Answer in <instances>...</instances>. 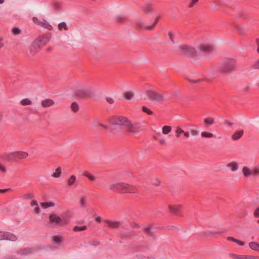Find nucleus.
<instances>
[{"label":"nucleus","mask_w":259,"mask_h":259,"mask_svg":"<svg viewBox=\"0 0 259 259\" xmlns=\"http://www.w3.org/2000/svg\"><path fill=\"white\" fill-rule=\"evenodd\" d=\"M91 89H84L78 90L76 92V94L79 97L84 98L90 96V91Z\"/></svg>","instance_id":"12"},{"label":"nucleus","mask_w":259,"mask_h":259,"mask_svg":"<svg viewBox=\"0 0 259 259\" xmlns=\"http://www.w3.org/2000/svg\"><path fill=\"white\" fill-rule=\"evenodd\" d=\"M95 220L98 222H100L101 221V219L100 217H98L95 218Z\"/></svg>","instance_id":"60"},{"label":"nucleus","mask_w":259,"mask_h":259,"mask_svg":"<svg viewBox=\"0 0 259 259\" xmlns=\"http://www.w3.org/2000/svg\"><path fill=\"white\" fill-rule=\"evenodd\" d=\"M157 21H158V19H157L156 20L154 24H153V25H150V26H144V28L147 30H152L153 29V28L154 27L155 25H156V24L157 23Z\"/></svg>","instance_id":"44"},{"label":"nucleus","mask_w":259,"mask_h":259,"mask_svg":"<svg viewBox=\"0 0 259 259\" xmlns=\"http://www.w3.org/2000/svg\"><path fill=\"white\" fill-rule=\"evenodd\" d=\"M231 257L233 259H259L258 256L252 255L232 254Z\"/></svg>","instance_id":"11"},{"label":"nucleus","mask_w":259,"mask_h":259,"mask_svg":"<svg viewBox=\"0 0 259 259\" xmlns=\"http://www.w3.org/2000/svg\"><path fill=\"white\" fill-rule=\"evenodd\" d=\"M190 133L193 136H196L198 135L199 132L196 130H191Z\"/></svg>","instance_id":"50"},{"label":"nucleus","mask_w":259,"mask_h":259,"mask_svg":"<svg viewBox=\"0 0 259 259\" xmlns=\"http://www.w3.org/2000/svg\"><path fill=\"white\" fill-rule=\"evenodd\" d=\"M147 96L149 99L154 102L160 103L165 99V94L161 92H155L154 91H147Z\"/></svg>","instance_id":"3"},{"label":"nucleus","mask_w":259,"mask_h":259,"mask_svg":"<svg viewBox=\"0 0 259 259\" xmlns=\"http://www.w3.org/2000/svg\"><path fill=\"white\" fill-rule=\"evenodd\" d=\"M17 151L9 153L7 154V158L10 160L14 159H17Z\"/></svg>","instance_id":"31"},{"label":"nucleus","mask_w":259,"mask_h":259,"mask_svg":"<svg viewBox=\"0 0 259 259\" xmlns=\"http://www.w3.org/2000/svg\"><path fill=\"white\" fill-rule=\"evenodd\" d=\"M62 175V168L60 167H57L55 171L51 175L52 177L54 178H59Z\"/></svg>","instance_id":"23"},{"label":"nucleus","mask_w":259,"mask_h":259,"mask_svg":"<svg viewBox=\"0 0 259 259\" xmlns=\"http://www.w3.org/2000/svg\"><path fill=\"white\" fill-rule=\"evenodd\" d=\"M83 176L89 178V179L91 181H94L96 180V177L94 175H92L90 172L88 171H85L83 174Z\"/></svg>","instance_id":"36"},{"label":"nucleus","mask_w":259,"mask_h":259,"mask_svg":"<svg viewBox=\"0 0 259 259\" xmlns=\"http://www.w3.org/2000/svg\"><path fill=\"white\" fill-rule=\"evenodd\" d=\"M32 20L33 23L37 24L38 25H39L45 29H46L48 30H52L53 29L52 26L45 19L39 20L38 18L33 17L32 19Z\"/></svg>","instance_id":"7"},{"label":"nucleus","mask_w":259,"mask_h":259,"mask_svg":"<svg viewBox=\"0 0 259 259\" xmlns=\"http://www.w3.org/2000/svg\"><path fill=\"white\" fill-rule=\"evenodd\" d=\"M41 48L40 45L36 40H34L29 47V52L31 55H34Z\"/></svg>","instance_id":"9"},{"label":"nucleus","mask_w":259,"mask_h":259,"mask_svg":"<svg viewBox=\"0 0 259 259\" xmlns=\"http://www.w3.org/2000/svg\"><path fill=\"white\" fill-rule=\"evenodd\" d=\"M89 244L93 246H98L100 244V242L98 240H92L89 242Z\"/></svg>","instance_id":"47"},{"label":"nucleus","mask_w":259,"mask_h":259,"mask_svg":"<svg viewBox=\"0 0 259 259\" xmlns=\"http://www.w3.org/2000/svg\"><path fill=\"white\" fill-rule=\"evenodd\" d=\"M50 222L52 223H55L60 225L62 222V219L56 214H51L49 216Z\"/></svg>","instance_id":"13"},{"label":"nucleus","mask_w":259,"mask_h":259,"mask_svg":"<svg viewBox=\"0 0 259 259\" xmlns=\"http://www.w3.org/2000/svg\"><path fill=\"white\" fill-rule=\"evenodd\" d=\"M106 100L109 104H113L114 102L113 98H112V97H107L106 98Z\"/></svg>","instance_id":"49"},{"label":"nucleus","mask_w":259,"mask_h":259,"mask_svg":"<svg viewBox=\"0 0 259 259\" xmlns=\"http://www.w3.org/2000/svg\"><path fill=\"white\" fill-rule=\"evenodd\" d=\"M53 241L56 244H60L62 241V238L60 236H55L53 237Z\"/></svg>","instance_id":"40"},{"label":"nucleus","mask_w":259,"mask_h":259,"mask_svg":"<svg viewBox=\"0 0 259 259\" xmlns=\"http://www.w3.org/2000/svg\"><path fill=\"white\" fill-rule=\"evenodd\" d=\"M28 154L24 151H17V159H25L27 157Z\"/></svg>","instance_id":"29"},{"label":"nucleus","mask_w":259,"mask_h":259,"mask_svg":"<svg viewBox=\"0 0 259 259\" xmlns=\"http://www.w3.org/2000/svg\"><path fill=\"white\" fill-rule=\"evenodd\" d=\"M204 123L206 125L209 126L214 124V120L211 117H208L204 119Z\"/></svg>","instance_id":"32"},{"label":"nucleus","mask_w":259,"mask_h":259,"mask_svg":"<svg viewBox=\"0 0 259 259\" xmlns=\"http://www.w3.org/2000/svg\"><path fill=\"white\" fill-rule=\"evenodd\" d=\"M133 227L139 228V225L138 224H136V223H134L133 224Z\"/></svg>","instance_id":"62"},{"label":"nucleus","mask_w":259,"mask_h":259,"mask_svg":"<svg viewBox=\"0 0 259 259\" xmlns=\"http://www.w3.org/2000/svg\"><path fill=\"white\" fill-rule=\"evenodd\" d=\"M161 130L162 134L167 135L171 132L172 127L169 125H164L162 127Z\"/></svg>","instance_id":"27"},{"label":"nucleus","mask_w":259,"mask_h":259,"mask_svg":"<svg viewBox=\"0 0 259 259\" xmlns=\"http://www.w3.org/2000/svg\"><path fill=\"white\" fill-rule=\"evenodd\" d=\"M71 110L73 112H77L79 110V106L76 102H73L71 105Z\"/></svg>","instance_id":"37"},{"label":"nucleus","mask_w":259,"mask_h":259,"mask_svg":"<svg viewBox=\"0 0 259 259\" xmlns=\"http://www.w3.org/2000/svg\"><path fill=\"white\" fill-rule=\"evenodd\" d=\"M77 182V178L74 175H70L67 179L66 183L68 187L74 186Z\"/></svg>","instance_id":"15"},{"label":"nucleus","mask_w":259,"mask_h":259,"mask_svg":"<svg viewBox=\"0 0 259 259\" xmlns=\"http://www.w3.org/2000/svg\"><path fill=\"white\" fill-rule=\"evenodd\" d=\"M79 203L81 207H84L87 203L86 198L84 196H81L79 198Z\"/></svg>","instance_id":"38"},{"label":"nucleus","mask_w":259,"mask_h":259,"mask_svg":"<svg viewBox=\"0 0 259 259\" xmlns=\"http://www.w3.org/2000/svg\"><path fill=\"white\" fill-rule=\"evenodd\" d=\"M243 130L236 131L231 136L232 140L236 141L240 139L243 134Z\"/></svg>","instance_id":"20"},{"label":"nucleus","mask_w":259,"mask_h":259,"mask_svg":"<svg viewBox=\"0 0 259 259\" xmlns=\"http://www.w3.org/2000/svg\"><path fill=\"white\" fill-rule=\"evenodd\" d=\"M242 172L245 178L259 176V165H257L252 168H250L247 166H243L242 168Z\"/></svg>","instance_id":"4"},{"label":"nucleus","mask_w":259,"mask_h":259,"mask_svg":"<svg viewBox=\"0 0 259 259\" xmlns=\"http://www.w3.org/2000/svg\"><path fill=\"white\" fill-rule=\"evenodd\" d=\"M235 243L238 244V245H239L240 246H243V245H245V243L244 242L240 241V240H239L238 239L236 240Z\"/></svg>","instance_id":"53"},{"label":"nucleus","mask_w":259,"mask_h":259,"mask_svg":"<svg viewBox=\"0 0 259 259\" xmlns=\"http://www.w3.org/2000/svg\"><path fill=\"white\" fill-rule=\"evenodd\" d=\"M159 143L161 145H164L165 143V141L164 139H160Z\"/></svg>","instance_id":"58"},{"label":"nucleus","mask_w":259,"mask_h":259,"mask_svg":"<svg viewBox=\"0 0 259 259\" xmlns=\"http://www.w3.org/2000/svg\"><path fill=\"white\" fill-rule=\"evenodd\" d=\"M94 124H95V125L96 126H97V127H101L105 130H107V128H108L107 126H106L102 123L98 122L97 121H95Z\"/></svg>","instance_id":"42"},{"label":"nucleus","mask_w":259,"mask_h":259,"mask_svg":"<svg viewBox=\"0 0 259 259\" xmlns=\"http://www.w3.org/2000/svg\"><path fill=\"white\" fill-rule=\"evenodd\" d=\"M142 111L145 113H146L148 115H152L153 114V112L148 109L147 107L144 106L142 107Z\"/></svg>","instance_id":"45"},{"label":"nucleus","mask_w":259,"mask_h":259,"mask_svg":"<svg viewBox=\"0 0 259 259\" xmlns=\"http://www.w3.org/2000/svg\"><path fill=\"white\" fill-rule=\"evenodd\" d=\"M168 34H169L170 38L171 39V40H172V38L174 36L173 34L171 32H169Z\"/></svg>","instance_id":"61"},{"label":"nucleus","mask_w":259,"mask_h":259,"mask_svg":"<svg viewBox=\"0 0 259 259\" xmlns=\"http://www.w3.org/2000/svg\"><path fill=\"white\" fill-rule=\"evenodd\" d=\"M214 47L208 44H201L199 45L197 49L187 45H180L178 47L180 52L186 54L190 56H197L199 53H210L214 51Z\"/></svg>","instance_id":"1"},{"label":"nucleus","mask_w":259,"mask_h":259,"mask_svg":"<svg viewBox=\"0 0 259 259\" xmlns=\"http://www.w3.org/2000/svg\"><path fill=\"white\" fill-rule=\"evenodd\" d=\"M183 135L185 137H186V138H188L190 136V133L189 132H185L184 131V133H183Z\"/></svg>","instance_id":"55"},{"label":"nucleus","mask_w":259,"mask_h":259,"mask_svg":"<svg viewBox=\"0 0 259 259\" xmlns=\"http://www.w3.org/2000/svg\"><path fill=\"white\" fill-rule=\"evenodd\" d=\"M254 215L256 218H259V207L257 208L254 212Z\"/></svg>","instance_id":"52"},{"label":"nucleus","mask_w":259,"mask_h":259,"mask_svg":"<svg viewBox=\"0 0 259 259\" xmlns=\"http://www.w3.org/2000/svg\"><path fill=\"white\" fill-rule=\"evenodd\" d=\"M144 230L147 235H151L152 234L151 227L150 226L145 227Z\"/></svg>","instance_id":"43"},{"label":"nucleus","mask_w":259,"mask_h":259,"mask_svg":"<svg viewBox=\"0 0 259 259\" xmlns=\"http://www.w3.org/2000/svg\"><path fill=\"white\" fill-rule=\"evenodd\" d=\"M226 123L229 126H231L232 125V123L231 122H228V121H226Z\"/></svg>","instance_id":"64"},{"label":"nucleus","mask_w":259,"mask_h":259,"mask_svg":"<svg viewBox=\"0 0 259 259\" xmlns=\"http://www.w3.org/2000/svg\"><path fill=\"white\" fill-rule=\"evenodd\" d=\"M11 191V189H0V193H4Z\"/></svg>","instance_id":"54"},{"label":"nucleus","mask_w":259,"mask_h":259,"mask_svg":"<svg viewBox=\"0 0 259 259\" xmlns=\"http://www.w3.org/2000/svg\"><path fill=\"white\" fill-rule=\"evenodd\" d=\"M20 104L22 106H30L32 105L33 102L29 98H24L21 100Z\"/></svg>","instance_id":"28"},{"label":"nucleus","mask_w":259,"mask_h":259,"mask_svg":"<svg viewBox=\"0 0 259 259\" xmlns=\"http://www.w3.org/2000/svg\"><path fill=\"white\" fill-rule=\"evenodd\" d=\"M7 171L6 167L2 163L0 162V171L2 173H5Z\"/></svg>","instance_id":"46"},{"label":"nucleus","mask_w":259,"mask_h":259,"mask_svg":"<svg viewBox=\"0 0 259 259\" xmlns=\"http://www.w3.org/2000/svg\"><path fill=\"white\" fill-rule=\"evenodd\" d=\"M198 0H192L188 7L189 8L193 7L194 6H195L198 3Z\"/></svg>","instance_id":"51"},{"label":"nucleus","mask_w":259,"mask_h":259,"mask_svg":"<svg viewBox=\"0 0 259 259\" xmlns=\"http://www.w3.org/2000/svg\"><path fill=\"white\" fill-rule=\"evenodd\" d=\"M201 136L202 137L206 138H212L214 137L213 134L207 132H201Z\"/></svg>","instance_id":"35"},{"label":"nucleus","mask_w":259,"mask_h":259,"mask_svg":"<svg viewBox=\"0 0 259 259\" xmlns=\"http://www.w3.org/2000/svg\"><path fill=\"white\" fill-rule=\"evenodd\" d=\"M4 38L2 37H0V49L4 47V44L3 42Z\"/></svg>","instance_id":"56"},{"label":"nucleus","mask_w":259,"mask_h":259,"mask_svg":"<svg viewBox=\"0 0 259 259\" xmlns=\"http://www.w3.org/2000/svg\"><path fill=\"white\" fill-rule=\"evenodd\" d=\"M182 208V206L180 205H169L168 206V209L170 212L177 214L178 212H179L181 210V209Z\"/></svg>","instance_id":"19"},{"label":"nucleus","mask_w":259,"mask_h":259,"mask_svg":"<svg viewBox=\"0 0 259 259\" xmlns=\"http://www.w3.org/2000/svg\"><path fill=\"white\" fill-rule=\"evenodd\" d=\"M154 9L153 5L150 3L145 4L144 7L143 8V11L146 14H149Z\"/></svg>","instance_id":"18"},{"label":"nucleus","mask_w":259,"mask_h":259,"mask_svg":"<svg viewBox=\"0 0 259 259\" xmlns=\"http://www.w3.org/2000/svg\"><path fill=\"white\" fill-rule=\"evenodd\" d=\"M113 121V125H118L124 126L128 133L137 134L143 130L142 127L137 124H133L126 117L123 116H116L110 119Z\"/></svg>","instance_id":"2"},{"label":"nucleus","mask_w":259,"mask_h":259,"mask_svg":"<svg viewBox=\"0 0 259 259\" xmlns=\"http://www.w3.org/2000/svg\"><path fill=\"white\" fill-rule=\"evenodd\" d=\"M108 226L112 229H116L120 226V222L115 221L104 220Z\"/></svg>","instance_id":"17"},{"label":"nucleus","mask_w":259,"mask_h":259,"mask_svg":"<svg viewBox=\"0 0 259 259\" xmlns=\"http://www.w3.org/2000/svg\"><path fill=\"white\" fill-rule=\"evenodd\" d=\"M51 37V36L48 35H44L38 37L35 40L37 41L39 45H40V47H42L49 42Z\"/></svg>","instance_id":"10"},{"label":"nucleus","mask_w":259,"mask_h":259,"mask_svg":"<svg viewBox=\"0 0 259 259\" xmlns=\"http://www.w3.org/2000/svg\"><path fill=\"white\" fill-rule=\"evenodd\" d=\"M159 183H160V182L157 180V182L155 183H154V184L155 185H158L159 184Z\"/></svg>","instance_id":"63"},{"label":"nucleus","mask_w":259,"mask_h":259,"mask_svg":"<svg viewBox=\"0 0 259 259\" xmlns=\"http://www.w3.org/2000/svg\"><path fill=\"white\" fill-rule=\"evenodd\" d=\"M30 205L32 207H34V211L36 214H39L40 212V209L38 206V203L36 201L32 200L30 203Z\"/></svg>","instance_id":"25"},{"label":"nucleus","mask_w":259,"mask_h":259,"mask_svg":"<svg viewBox=\"0 0 259 259\" xmlns=\"http://www.w3.org/2000/svg\"><path fill=\"white\" fill-rule=\"evenodd\" d=\"M249 249L253 251L259 252V242L250 241L248 243Z\"/></svg>","instance_id":"16"},{"label":"nucleus","mask_w":259,"mask_h":259,"mask_svg":"<svg viewBox=\"0 0 259 259\" xmlns=\"http://www.w3.org/2000/svg\"><path fill=\"white\" fill-rule=\"evenodd\" d=\"M256 44H257V52L259 53V39H256Z\"/></svg>","instance_id":"59"},{"label":"nucleus","mask_w":259,"mask_h":259,"mask_svg":"<svg viewBox=\"0 0 259 259\" xmlns=\"http://www.w3.org/2000/svg\"><path fill=\"white\" fill-rule=\"evenodd\" d=\"M227 240L229 241H232L235 243L237 239L232 237H228L227 238Z\"/></svg>","instance_id":"57"},{"label":"nucleus","mask_w":259,"mask_h":259,"mask_svg":"<svg viewBox=\"0 0 259 259\" xmlns=\"http://www.w3.org/2000/svg\"><path fill=\"white\" fill-rule=\"evenodd\" d=\"M227 167L230 168L231 171H235L238 169V164L236 162H231L227 164Z\"/></svg>","instance_id":"24"},{"label":"nucleus","mask_w":259,"mask_h":259,"mask_svg":"<svg viewBox=\"0 0 259 259\" xmlns=\"http://www.w3.org/2000/svg\"><path fill=\"white\" fill-rule=\"evenodd\" d=\"M12 32L14 35H19L21 33V30L18 27H14L12 29Z\"/></svg>","instance_id":"41"},{"label":"nucleus","mask_w":259,"mask_h":259,"mask_svg":"<svg viewBox=\"0 0 259 259\" xmlns=\"http://www.w3.org/2000/svg\"><path fill=\"white\" fill-rule=\"evenodd\" d=\"M87 227L85 226H83L82 227L75 226L73 229V231L74 232L82 231L85 230L87 229Z\"/></svg>","instance_id":"39"},{"label":"nucleus","mask_w":259,"mask_h":259,"mask_svg":"<svg viewBox=\"0 0 259 259\" xmlns=\"http://www.w3.org/2000/svg\"><path fill=\"white\" fill-rule=\"evenodd\" d=\"M236 66V60L235 59H228L224 63L223 70L225 72L233 71Z\"/></svg>","instance_id":"6"},{"label":"nucleus","mask_w":259,"mask_h":259,"mask_svg":"<svg viewBox=\"0 0 259 259\" xmlns=\"http://www.w3.org/2000/svg\"><path fill=\"white\" fill-rule=\"evenodd\" d=\"M184 130L180 126H177L175 131V136L177 138H179L181 134H183Z\"/></svg>","instance_id":"30"},{"label":"nucleus","mask_w":259,"mask_h":259,"mask_svg":"<svg viewBox=\"0 0 259 259\" xmlns=\"http://www.w3.org/2000/svg\"><path fill=\"white\" fill-rule=\"evenodd\" d=\"M118 192L136 193L137 192V188L134 185L125 183H119Z\"/></svg>","instance_id":"5"},{"label":"nucleus","mask_w":259,"mask_h":259,"mask_svg":"<svg viewBox=\"0 0 259 259\" xmlns=\"http://www.w3.org/2000/svg\"><path fill=\"white\" fill-rule=\"evenodd\" d=\"M40 206L42 208L46 209L48 207H53L55 206V204L53 202H41L40 203Z\"/></svg>","instance_id":"34"},{"label":"nucleus","mask_w":259,"mask_h":259,"mask_svg":"<svg viewBox=\"0 0 259 259\" xmlns=\"http://www.w3.org/2000/svg\"><path fill=\"white\" fill-rule=\"evenodd\" d=\"M58 29L59 31H66L68 30V26L67 24L64 22L60 23L58 24Z\"/></svg>","instance_id":"33"},{"label":"nucleus","mask_w":259,"mask_h":259,"mask_svg":"<svg viewBox=\"0 0 259 259\" xmlns=\"http://www.w3.org/2000/svg\"><path fill=\"white\" fill-rule=\"evenodd\" d=\"M252 67L254 69H259V59L254 63Z\"/></svg>","instance_id":"48"},{"label":"nucleus","mask_w":259,"mask_h":259,"mask_svg":"<svg viewBox=\"0 0 259 259\" xmlns=\"http://www.w3.org/2000/svg\"><path fill=\"white\" fill-rule=\"evenodd\" d=\"M211 8L214 10H217V6H223V3L220 0H214L210 3Z\"/></svg>","instance_id":"21"},{"label":"nucleus","mask_w":259,"mask_h":259,"mask_svg":"<svg viewBox=\"0 0 259 259\" xmlns=\"http://www.w3.org/2000/svg\"><path fill=\"white\" fill-rule=\"evenodd\" d=\"M55 104V102L51 99H46L41 101V106L43 108H49Z\"/></svg>","instance_id":"14"},{"label":"nucleus","mask_w":259,"mask_h":259,"mask_svg":"<svg viewBox=\"0 0 259 259\" xmlns=\"http://www.w3.org/2000/svg\"><path fill=\"white\" fill-rule=\"evenodd\" d=\"M3 240L15 241L17 240V237L15 235L11 233L0 231V240Z\"/></svg>","instance_id":"8"},{"label":"nucleus","mask_w":259,"mask_h":259,"mask_svg":"<svg viewBox=\"0 0 259 259\" xmlns=\"http://www.w3.org/2000/svg\"><path fill=\"white\" fill-rule=\"evenodd\" d=\"M123 96L127 100H132L134 97V93L132 91H127L123 93Z\"/></svg>","instance_id":"22"},{"label":"nucleus","mask_w":259,"mask_h":259,"mask_svg":"<svg viewBox=\"0 0 259 259\" xmlns=\"http://www.w3.org/2000/svg\"><path fill=\"white\" fill-rule=\"evenodd\" d=\"M109 190L114 191L118 192L119 189V183H113L109 185Z\"/></svg>","instance_id":"26"}]
</instances>
